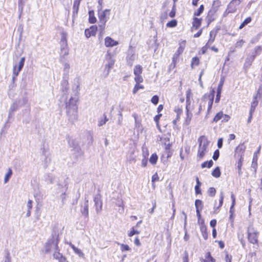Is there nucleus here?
Returning a JSON list of instances; mask_svg holds the SVG:
<instances>
[{
  "mask_svg": "<svg viewBox=\"0 0 262 262\" xmlns=\"http://www.w3.org/2000/svg\"><path fill=\"white\" fill-rule=\"evenodd\" d=\"M76 101L75 99L71 97L66 103L67 114L69 116V120L72 123L78 120Z\"/></svg>",
  "mask_w": 262,
  "mask_h": 262,
  "instance_id": "f257e3e1",
  "label": "nucleus"
},
{
  "mask_svg": "<svg viewBox=\"0 0 262 262\" xmlns=\"http://www.w3.org/2000/svg\"><path fill=\"white\" fill-rule=\"evenodd\" d=\"M110 14V9H105L104 10L100 9L98 10V15L99 20L98 30L101 35H102L104 33L105 24L109 19Z\"/></svg>",
  "mask_w": 262,
  "mask_h": 262,
  "instance_id": "f03ea898",
  "label": "nucleus"
},
{
  "mask_svg": "<svg viewBox=\"0 0 262 262\" xmlns=\"http://www.w3.org/2000/svg\"><path fill=\"white\" fill-rule=\"evenodd\" d=\"M198 142H199V145L197 154V160L200 161L205 155L209 142L204 136H201L198 139Z\"/></svg>",
  "mask_w": 262,
  "mask_h": 262,
  "instance_id": "7ed1b4c3",
  "label": "nucleus"
},
{
  "mask_svg": "<svg viewBox=\"0 0 262 262\" xmlns=\"http://www.w3.org/2000/svg\"><path fill=\"white\" fill-rule=\"evenodd\" d=\"M59 239L58 236H52L51 238L48 239L45 245V251L46 253L53 252L58 247Z\"/></svg>",
  "mask_w": 262,
  "mask_h": 262,
  "instance_id": "20e7f679",
  "label": "nucleus"
},
{
  "mask_svg": "<svg viewBox=\"0 0 262 262\" xmlns=\"http://www.w3.org/2000/svg\"><path fill=\"white\" fill-rule=\"evenodd\" d=\"M258 232L253 227H249L248 229V238L250 243L255 244L258 243Z\"/></svg>",
  "mask_w": 262,
  "mask_h": 262,
  "instance_id": "39448f33",
  "label": "nucleus"
},
{
  "mask_svg": "<svg viewBox=\"0 0 262 262\" xmlns=\"http://www.w3.org/2000/svg\"><path fill=\"white\" fill-rule=\"evenodd\" d=\"M239 5L238 1L236 0H232L228 5L227 8L223 13V17H227L228 14L236 12V7Z\"/></svg>",
  "mask_w": 262,
  "mask_h": 262,
  "instance_id": "423d86ee",
  "label": "nucleus"
},
{
  "mask_svg": "<svg viewBox=\"0 0 262 262\" xmlns=\"http://www.w3.org/2000/svg\"><path fill=\"white\" fill-rule=\"evenodd\" d=\"M105 59L107 60V63L105 65L103 72L105 77L109 74L110 70L113 68L115 62L114 60L112 58L110 54L106 55Z\"/></svg>",
  "mask_w": 262,
  "mask_h": 262,
  "instance_id": "0eeeda50",
  "label": "nucleus"
},
{
  "mask_svg": "<svg viewBox=\"0 0 262 262\" xmlns=\"http://www.w3.org/2000/svg\"><path fill=\"white\" fill-rule=\"evenodd\" d=\"M25 61V57H23L21 58L19 63L18 65H14L13 66V77L12 79L13 80H14L15 78L18 75L19 73L23 69Z\"/></svg>",
  "mask_w": 262,
  "mask_h": 262,
  "instance_id": "6e6552de",
  "label": "nucleus"
},
{
  "mask_svg": "<svg viewBox=\"0 0 262 262\" xmlns=\"http://www.w3.org/2000/svg\"><path fill=\"white\" fill-rule=\"evenodd\" d=\"M135 58H136L135 52L130 47L129 49L127 51V56H126L127 62L130 66H132L133 65V61L135 60Z\"/></svg>",
  "mask_w": 262,
  "mask_h": 262,
  "instance_id": "1a4fd4ad",
  "label": "nucleus"
},
{
  "mask_svg": "<svg viewBox=\"0 0 262 262\" xmlns=\"http://www.w3.org/2000/svg\"><path fill=\"white\" fill-rule=\"evenodd\" d=\"M180 46L179 48L178 49L177 51L174 53L173 55V57L172 58V61L173 62H176V59H177L179 55L182 54L184 51V49L186 45V41L185 40H182L179 43Z\"/></svg>",
  "mask_w": 262,
  "mask_h": 262,
  "instance_id": "9d476101",
  "label": "nucleus"
},
{
  "mask_svg": "<svg viewBox=\"0 0 262 262\" xmlns=\"http://www.w3.org/2000/svg\"><path fill=\"white\" fill-rule=\"evenodd\" d=\"M80 77H75L74 79V84L72 87V90L75 93L76 95H77L79 94V91L80 90Z\"/></svg>",
  "mask_w": 262,
  "mask_h": 262,
  "instance_id": "9b49d317",
  "label": "nucleus"
},
{
  "mask_svg": "<svg viewBox=\"0 0 262 262\" xmlns=\"http://www.w3.org/2000/svg\"><path fill=\"white\" fill-rule=\"evenodd\" d=\"M220 197V199L219 200V205L217 206H216V201L214 203V207H213V210H214L213 213H218L220 208L222 207V206L223 205V200H224V193L223 191L221 192Z\"/></svg>",
  "mask_w": 262,
  "mask_h": 262,
  "instance_id": "f8f14e48",
  "label": "nucleus"
},
{
  "mask_svg": "<svg viewBox=\"0 0 262 262\" xmlns=\"http://www.w3.org/2000/svg\"><path fill=\"white\" fill-rule=\"evenodd\" d=\"M97 30V27L96 26H92L89 29H85V35L87 38H89L91 36H95Z\"/></svg>",
  "mask_w": 262,
  "mask_h": 262,
  "instance_id": "ddd939ff",
  "label": "nucleus"
},
{
  "mask_svg": "<svg viewBox=\"0 0 262 262\" xmlns=\"http://www.w3.org/2000/svg\"><path fill=\"white\" fill-rule=\"evenodd\" d=\"M53 257L58 260L59 262H63V261H65L66 257L59 252V247H58L57 249H56L53 251Z\"/></svg>",
  "mask_w": 262,
  "mask_h": 262,
  "instance_id": "4468645a",
  "label": "nucleus"
},
{
  "mask_svg": "<svg viewBox=\"0 0 262 262\" xmlns=\"http://www.w3.org/2000/svg\"><path fill=\"white\" fill-rule=\"evenodd\" d=\"M105 46L106 47H113L118 45V42L114 40L110 37H106L105 38Z\"/></svg>",
  "mask_w": 262,
  "mask_h": 262,
  "instance_id": "2eb2a0df",
  "label": "nucleus"
},
{
  "mask_svg": "<svg viewBox=\"0 0 262 262\" xmlns=\"http://www.w3.org/2000/svg\"><path fill=\"white\" fill-rule=\"evenodd\" d=\"M231 198L232 200V205H231V206L230 207V211H229V213H230L229 218L231 220V222H233V220L232 219V215L234 212V206L235 204V197L234 194H233V193L231 194Z\"/></svg>",
  "mask_w": 262,
  "mask_h": 262,
  "instance_id": "dca6fc26",
  "label": "nucleus"
},
{
  "mask_svg": "<svg viewBox=\"0 0 262 262\" xmlns=\"http://www.w3.org/2000/svg\"><path fill=\"white\" fill-rule=\"evenodd\" d=\"M215 13V12L211 9L209 11L208 15L206 17V19L208 25L215 19L216 17Z\"/></svg>",
  "mask_w": 262,
  "mask_h": 262,
  "instance_id": "f3484780",
  "label": "nucleus"
},
{
  "mask_svg": "<svg viewBox=\"0 0 262 262\" xmlns=\"http://www.w3.org/2000/svg\"><path fill=\"white\" fill-rule=\"evenodd\" d=\"M71 146L73 149L76 152L77 156H79L82 154L81 148L77 142L72 141Z\"/></svg>",
  "mask_w": 262,
  "mask_h": 262,
  "instance_id": "a211bd4d",
  "label": "nucleus"
},
{
  "mask_svg": "<svg viewBox=\"0 0 262 262\" xmlns=\"http://www.w3.org/2000/svg\"><path fill=\"white\" fill-rule=\"evenodd\" d=\"M81 213L88 217L89 215V204H88V200L85 198V201L84 203L83 207L81 210Z\"/></svg>",
  "mask_w": 262,
  "mask_h": 262,
  "instance_id": "6ab92c4d",
  "label": "nucleus"
},
{
  "mask_svg": "<svg viewBox=\"0 0 262 262\" xmlns=\"http://www.w3.org/2000/svg\"><path fill=\"white\" fill-rule=\"evenodd\" d=\"M217 30H212L210 32V38L207 42V46H210L214 41L216 34L217 33Z\"/></svg>",
  "mask_w": 262,
  "mask_h": 262,
  "instance_id": "aec40b11",
  "label": "nucleus"
},
{
  "mask_svg": "<svg viewBox=\"0 0 262 262\" xmlns=\"http://www.w3.org/2000/svg\"><path fill=\"white\" fill-rule=\"evenodd\" d=\"M20 107L18 103L14 102L10 106L9 112V118L11 117L13 114L14 112Z\"/></svg>",
  "mask_w": 262,
  "mask_h": 262,
  "instance_id": "412c9836",
  "label": "nucleus"
},
{
  "mask_svg": "<svg viewBox=\"0 0 262 262\" xmlns=\"http://www.w3.org/2000/svg\"><path fill=\"white\" fill-rule=\"evenodd\" d=\"M260 147H259L258 150L256 152H255L253 155L252 162L251 164V166L252 168L255 169L256 170L257 166V159H258V156L257 154L259 152L260 150Z\"/></svg>",
  "mask_w": 262,
  "mask_h": 262,
  "instance_id": "4be33fe9",
  "label": "nucleus"
},
{
  "mask_svg": "<svg viewBox=\"0 0 262 262\" xmlns=\"http://www.w3.org/2000/svg\"><path fill=\"white\" fill-rule=\"evenodd\" d=\"M70 246L72 248L74 252L77 254L79 257H83L84 256V253L82 252V251L78 249V248L76 247L73 244H72L71 243H69Z\"/></svg>",
  "mask_w": 262,
  "mask_h": 262,
  "instance_id": "5701e85b",
  "label": "nucleus"
},
{
  "mask_svg": "<svg viewBox=\"0 0 262 262\" xmlns=\"http://www.w3.org/2000/svg\"><path fill=\"white\" fill-rule=\"evenodd\" d=\"M94 202L96 206V211L99 213L102 210V203L98 198H95Z\"/></svg>",
  "mask_w": 262,
  "mask_h": 262,
  "instance_id": "b1692460",
  "label": "nucleus"
},
{
  "mask_svg": "<svg viewBox=\"0 0 262 262\" xmlns=\"http://www.w3.org/2000/svg\"><path fill=\"white\" fill-rule=\"evenodd\" d=\"M221 6V2L219 0L214 1L211 10L216 12Z\"/></svg>",
  "mask_w": 262,
  "mask_h": 262,
  "instance_id": "393cba45",
  "label": "nucleus"
},
{
  "mask_svg": "<svg viewBox=\"0 0 262 262\" xmlns=\"http://www.w3.org/2000/svg\"><path fill=\"white\" fill-rule=\"evenodd\" d=\"M246 149V146L244 144H239L235 149V152L236 154H238L241 155V156H242L244 151Z\"/></svg>",
  "mask_w": 262,
  "mask_h": 262,
  "instance_id": "a878e982",
  "label": "nucleus"
},
{
  "mask_svg": "<svg viewBox=\"0 0 262 262\" xmlns=\"http://www.w3.org/2000/svg\"><path fill=\"white\" fill-rule=\"evenodd\" d=\"M202 235L205 240L208 238V232L207 231V227L205 225H202L200 227Z\"/></svg>",
  "mask_w": 262,
  "mask_h": 262,
  "instance_id": "bb28decb",
  "label": "nucleus"
},
{
  "mask_svg": "<svg viewBox=\"0 0 262 262\" xmlns=\"http://www.w3.org/2000/svg\"><path fill=\"white\" fill-rule=\"evenodd\" d=\"M70 69V66L69 63H66L64 64L63 75H64V78H66L67 79L68 78Z\"/></svg>",
  "mask_w": 262,
  "mask_h": 262,
  "instance_id": "cd10ccee",
  "label": "nucleus"
},
{
  "mask_svg": "<svg viewBox=\"0 0 262 262\" xmlns=\"http://www.w3.org/2000/svg\"><path fill=\"white\" fill-rule=\"evenodd\" d=\"M192 117V113L189 111H186V117L185 120V124L186 125H188L191 120Z\"/></svg>",
  "mask_w": 262,
  "mask_h": 262,
  "instance_id": "c85d7f7f",
  "label": "nucleus"
},
{
  "mask_svg": "<svg viewBox=\"0 0 262 262\" xmlns=\"http://www.w3.org/2000/svg\"><path fill=\"white\" fill-rule=\"evenodd\" d=\"M255 58L254 56H251L249 58H247L245 60L244 67L248 68L251 65L252 62L254 61Z\"/></svg>",
  "mask_w": 262,
  "mask_h": 262,
  "instance_id": "c756f323",
  "label": "nucleus"
},
{
  "mask_svg": "<svg viewBox=\"0 0 262 262\" xmlns=\"http://www.w3.org/2000/svg\"><path fill=\"white\" fill-rule=\"evenodd\" d=\"M201 24V19L194 17L192 22V26L194 28L197 29Z\"/></svg>",
  "mask_w": 262,
  "mask_h": 262,
  "instance_id": "7c9ffc66",
  "label": "nucleus"
},
{
  "mask_svg": "<svg viewBox=\"0 0 262 262\" xmlns=\"http://www.w3.org/2000/svg\"><path fill=\"white\" fill-rule=\"evenodd\" d=\"M12 175V170L10 168H8V172L5 174L4 178V183H7Z\"/></svg>",
  "mask_w": 262,
  "mask_h": 262,
  "instance_id": "2f4dec72",
  "label": "nucleus"
},
{
  "mask_svg": "<svg viewBox=\"0 0 262 262\" xmlns=\"http://www.w3.org/2000/svg\"><path fill=\"white\" fill-rule=\"evenodd\" d=\"M142 72V67L140 65H136L134 67V73L135 75H141Z\"/></svg>",
  "mask_w": 262,
  "mask_h": 262,
  "instance_id": "473e14b6",
  "label": "nucleus"
},
{
  "mask_svg": "<svg viewBox=\"0 0 262 262\" xmlns=\"http://www.w3.org/2000/svg\"><path fill=\"white\" fill-rule=\"evenodd\" d=\"M68 79H63L61 83V90L63 92H67L69 89L68 88Z\"/></svg>",
  "mask_w": 262,
  "mask_h": 262,
  "instance_id": "72a5a7b5",
  "label": "nucleus"
},
{
  "mask_svg": "<svg viewBox=\"0 0 262 262\" xmlns=\"http://www.w3.org/2000/svg\"><path fill=\"white\" fill-rule=\"evenodd\" d=\"M215 262V259L212 258L209 252L206 253V257L203 259L202 262Z\"/></svg>",
  "mask_w": 262,
  "mask_h": 262,
  "instance_id": "f704fd0d",
  "label": "nucleus"
},
{
  "mask_svg": "<svg viewBox=\"0 0 262 262\" xmlns=\"http://www.w3.org/2000/svg\"><path fill=\"white\" fill-rule=\"evenodd\" d=\"M15 102L18 103L20 107H22L27 103L28 99L26 97H23Z\"/></svg>",
  "mask_w": 262,
  "mask_h": 262,
  "instance_id": "c9c22d12",
  "label": "nucleus"
},
{
  "mask_svg": "<svg viewBox=\"0 0 262 262\" xmlns=\"http://www.w3.org/2000/svg\"><path fill=\"white\" fill-rule=\"evenodd\" d=\"M103 118H100L98 121V125L99 126H102L104 124L106 123V122L108 121V118H107L106 116L104 114L103 115Z\"/></svg>",
  "mask_w": 262,
  "mask_h": 262,
  "instance_id": "e433bc0d",
  "label": "nucleus"
},
{
  "mask_svg": "<svg viewBox=\"0 0 262 262\" xmlns=\"http://www.w3.org/2000/svg\"><path fill=\"white\" fill-rule=\"evenodd\" d=\"M262 52V47L261 46H257L254 49V53H253L252 56L255 57L259 55Z\"/></svg>",
  "mask_w": 262,
  "mask_h": 262,
  "instance_id": "4c0bfd02",
  "label": "nucleus"
},
{
  "mask_svg": "<svg viewBox=\"0 0 262 262\" xmlns=\"http://www.w3.org/2000/svg\"><path fill=\"white\" fill-rule=\"evenodd\" d=\"M212 176L215 178H219L221 176V171L219 167H216L212 172Z\"/></svg>",
  "mask_w": 262,
  "mask_h": 262,
  "instance_id": "58836bf2",
  "label": "nucleus"
},
{
  "mask_svg": "<svg viewBox=\"0 0 262 262\" xmlns=\"http://www.w3.org/2000/svg\"><path fill=\"white\" fill-rule=\"evenodd\" d=\"M157 160L158 156L156 154H152L149 158V162L152 165H155L157 163Z\"/></svg>",
  "mask_w": 262,
  "mask_h": 262,
  "instance_id": "ea45409f",
  "label": "nucleus"
},
{
  "mask_svg": "<svg viewBox=\"0 0 262 262\" xmlns=\"http://www.w3.org/2000/svg\"><path fill=\"white\" fill-rule=\"evenodd\" d=\"M213 164V162L212 161V160H211L209 161H206V162L203 163L201 164V167L202 168H204L205 167H207V168H209L212 166Z\"/></svg>",
  "mask_w": 262,
  "mask_h": 262,
  "instance_id": "a19ab883",
  "label": "nucleus"
},
{
  "mask_svg": "<svg viewBox=\"0 0 262 262\" xmlns=\"http://www.w3.org/2000/svg\"><path fill=\"white\" fill-rule=\"evenodd\" d=\"M195 206L196 210H202L203 209V202L200 200H196L195 201Z\"/></svg>",
  "mask_w": 262,
  "mask_h": 262,
  "instance_id": "79ce46f5",
  "label": "nucleus"
},
{
  "mask_svg": "<svg viewBox=\"0 0 262 262\" xmlns=\"http://www.w3.org/2000/svg\"><path fill=\"white\" fill-rule=\"evenodd\" d=\"M223 116H224V114L223 113V112H220L219 113L216 114V115L215 116V117H214L213 121L215 122L219 121V120H220L221 119H222V117Z\"/></svg>",
  "mask_w": 262,
  "mask_h": 262,
  "instance_id": "37998d69",
  "label": "nucleus"
},
{
  "mask_svg": "<svg viewBox=\"0 0 262 262\" xmlns=\"http://www.w3.org/2000/svg\"><path fill=\"white\" fill-rule=\"evenodd\" d=\"M186 109V111H189L190 112L193 111L194 109V102L192 104H191V102H189V103H187Z\"/></svg>",
  "mask_w": 262,
  "mask_h": 262,
  "instance_id": "c03bdc74",
  "label": "nucleus"
},
{
  "mask_svg": "<svg viewBox=\"0 0 262 262\" xmlns=\"http://www.w3.org/2000/svg\"><path fill=\"white\" fill-rule=\"evenodd\" d=\"M177 25V21L176 19H173L170 21H169L166 24V27L168 28H173L176 27Z\"/></svg>",
  "mask_w": 262,
  "mask_h": 262,
  "instance_id": "a18cd8bd",
  "label": "nucleus"
},
{
  "mask_svg": "<svg viewBox=\"0 0 262 262\" xmlns=\"http://www.w3.org/2000/svg\"><path fill=\"white\" fill-rule=\"evenodd\" d=\"M174 111L177 113V119H179L183 112L182 109L178 106L174 108Z\"/></svg>",
  "mask_w": 262,
  "mask_h": 262,
  "instance_id": "49530a36",
  "label": "nucleus"
},
{
  "mask_svg": "<svg viewBox=\"0 0 262 262\" xmlns=\"http://www.w3.org/2000/svg\"><path fill=\"white\" fill-rule=\"evenodd\" d=\"M192 97V94L191 92V90L188 89L186 91V103L191 102L190 97Z\"/></svg>",
  "mask_w": 262,
  "mask_h": 262,
  "instance_id": "de8ad7c7",
  "label": "nucleus"
},
{
  "mask_svg": "<svg viewBox=\"0 0 262 262\" xmlns=\"http://www.w3.org/2000/svg\"><path fill=\"white\" fill-rule=\"evenodd\" d=\"M204 9V7L203 5H201L200 6L199 8L198 9V10L194 13V15L195 16H200L201 14V13L203 12Z\"/></svg>",
  "mask_w": 262,
  "mask_h": 262,
  "instance_id": "09e8293b",
  "label": "nucleus"
},
{
  "mask_svg": "<svg viewBox=\"0 0 262 262\" xmlns=\"http://www.w3.org/2000/svg\"><path fill=\"white\" fill-rule=\"evenodd\" d=\"M144 86L142 85H139V84L136 83L134 86V88L133 91V94H135L137 93L139 89H143Z\"/></svg>",
  "mask_w": 262,
  "mask_h": 262,
  "instance_id": "8fccbe9b",
  "label": "nucleus"
},
{
  "mask_svg": "<svg viewBox=\"0 0 262 262\" xmlns=\"http://www.w3.org/2000/svg\"><path fill=\"white\" fill-rule=\"evenodd\" d=\"M199 62H200V60L198 57H194L192 58V61H191L192 68H193V66H198L199 64Z\"/></svg>",
  "mask_w": 262,
  "mask_h": 262,
  "instance_id": "3c124183",
  "label": "nucleus"
},
{
  "mask_svg": "<svg viewBox=\"0 0 262 262\" xmlns=\"http://www.w3.org/2000/svg\"><path fill=\"white\" fill-rule=\"evenodd\" d=\"M245 41L243 39L237 41L235 44V48H241L242 47Z\"/></svg>",
  "mask_w": 262,
  "mask_h": 262,
  "instance_id": "603ef678",
  "label": "nucleus"
},
{
  "mask_svg": "<svg viewBox=\"0 0 262 262\" xmlns=\"http://www.w3.org/2000/svg\"><path fill=\"white\" fill-rule=\"evenodd\" d=\"M135 75V81H136V83L137 84H139L141 82H143V78L141 76V75Z\"/></svg>",
  "mask_w": 262,
  "mask_h": 262,
  "instance_id": "864d4df0",
  "label": "nucleus"
},
{
  "mask_svg": "<svg viewBox=\"0 0 262 262\" xmlns=\"http://www.w3.org/2000/svg\"><path fill=\"white\" fill-rule=\"evenodd\" d=\"M208 193L209 196H214L216 193V190L214 187H210L208 189Z\"/></svg>",
  "mask_w": 262,
  "mask_h": 262,
  "instance_id": "5fc2aeb1",
  "label": "nucleus"
},
{
  "mask_svg": "<svg viewBox=\"0 0 262 262\" xmlns=\"http://www.w3.org/2000/svg\"><path fill=\"white\" fill-rule=\"evenodd\" d=\"M118 244L120 245L121 249L122 251H129V250H130V249L129 247V246L128 245H124V244H120V243H118Z\"/></svg>",
  "mask_w": 262,
  "mask_h": 262,
  "instance_id": "6e6d98bb",
  "label": "nucleus"
},
{
  "mask_svg": "<svg viewBox=\"0 0 262 262\" xmlns=\"http://www.w3.org/2000/svg\"><path fill=\"white\" fill-rule=\"evenodd\" d=\"M213 95L212 97L209 100V101L208 102V113H209V111L212 108V105L213 104Z\"/></svg>",
  "mask_w": 262,
  "mask_h": 262,
  "instance_id": "4d7b16f0",
  "label": "nucleus"
},
{
  "mask_svg": "<svg viewBox=\"0 0 262 262\" xmlns=\"http://www.w3.org/2000/svg\"><path fill=\"white\" fill-rule=\"evenodd\" d=\"M151 102L156 105L159 102V97L157 95L154 96L151 99Z\"/></svg>",
  "mask_w": 262,
  "mask_h": 262,
  "instance_id": "13d9d810",
  "label": "nucleus"
},
{
  "mask_svg": "<svg viewBox=\"0 0 262 262\" xmlns=\"http://www.w3.org/2000/svg\"><path fill=\"white\" fill-rule=\"evenodd\" d=\"M139 233H140V232L139 231L136 230L134 229V228H133L132 230L128 234V236L131 237L136 234H138Z\"/></svg>",
  "mask_w": 262,
  "mask_h": 262,
  "instance_id": "bf43d9fd",
  "label": "nucleus"
},
{
  "mask_svg": "<svg viewBox=\"0 0 262 262\" xmlns=\"http://www.w3.org/2000/svg\"><path fill=\"white\" fill-rule=\"evenodd\" d=\"M119 113L118 115L120 116H122V112L124 110V105L123 103H120L119 105Z\"/></svg>",
  "mask_w": 262,
  "mask_h": 262,
  "instance_id": "052dcab7",
  "label": "nucleus"
},
{
  "mask_svg": "<svg viewBox=\"0 0 262 262\" xmlns=\"http://www.w3.org/2000/svg\"><path fill=\"white\" fill-rule=\"evenodd\" d=\"M133 117L135 119V126L136 127H140L141 124V122H139V121H137V115L136 114H134L133 115Z\"/></svg>",
  "mask_w": 262,
  "mask_h": 262,
  "instance_id": "680f3d73",
  "label": "nucleus"
},
{
  "mask_svg": "<svg viewBox=\"0 0 262 262\" xmlns=\"http://www.w3.org/2000/svg\"><path fill=\"white\" fill-rule=\"evenodd\" d=\"M219 155H220V151H219V150L218 149H216L214 152L212 158L213 159V160H216L218 159V158L219 157Z\"/></svg>",
  "mask_w": 262,
  "mask_h": 262,
  "instance_id": "e2e57ef3",
  "label": "nucleus"
},
{
  "mask_svg": "<svg viewBox=\"0 0 262 262\" xmlns=\"http://www.w3.org/2000/svg\"><path fill=\"white\" fill-rule=\"evenodd\" d=\"M243 161V156H241L239 161L237 162V169L242 168Z\"/></svg>",
  "mask_w": 262,
  "mask_h": 262,
  "instance_id": "0e129e2a",
  "label": "nucleus"
},
{
  "mask_svg": "<svg viewBox=\"0 0 262 262\" xmlns=\"http://www.w3.org/2000/svg\"><path fill=\"white\" fill-rule=\"evenodd\" d=\"M262 96V88L261 86L259 88L257 91V93L255 97H256L257 98H260Z\"/></svg>",
  "mask_w": 262,
  "mask_h": 262,
  "instance_id": "69168bd1",
  "label": "nucleus"
},
{
  "mask_svg": "<svg viewBox=\"0 0 262 262\" xmlns=\"http://www.w3.org/2000/svg\"><path fill=\"white\" fill-rule=\"evenodd\" d=\"M257 97H254L253 99V101L251 102V105L256 107L258 105V101L257 100Z\"/></svg>",
  "mask_w": 262,
  "mask_h": 262,
  "instance_id": "338daca9",
  "label": "nucleus"
},
{
  "mask_svg": "<svg viewBox=\"0 0 262 262\" xmlns=\"http://www.w3.org/2000/svg\"><path fill=\"white\" fill-rule=\"evenodd\" d=\"M167 14L166 12H165V13H162L161 14V17H160V18H161V21L163 22L165 20H166V19H167Z\"/></svg>",
  "mask_w": 262,
  "mask_h": 262,
  "instance_id": "774afa93",
  "label": "nucleus"
}]
</instances>
